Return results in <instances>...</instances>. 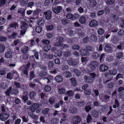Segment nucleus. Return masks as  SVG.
I'll return each instance as SVG.
<instances>
[{"instance_id": "35", "label": "nucleus", "mask_w": 124, "mask_h": 124, "mask_svg": "<svg viewBox=\"0 0 124 124\" xmlns=\"http://www.w3.org/2000/svg\"><path fill=\"white\" fill-rule=\"evenodd\" d=\"M69 23V21L66 19H64L61 20V23L63 25H66Z\"/></svg>"}, {"instance_id": "43", "label": "nucleus", "mask_w": 124, "mask_h": 124, "mask_svg": "<svg viewBox=\"0 0 124 124\" xmlns=\"http://www.w3.org/2000/svg\"><path fill=\"white\" fill-rule=\"evenodd\" d=\"M42 27L41 26H37L36 28V31L37 33H40L42 31Z\"/></svg>"}, {"instance_id": "4", "label": "nucleus", "mask_w": 124, "mask_h": 124, "mask_svg": "<svg viewBox=\"0 0 124 124\" xmlns=\"http://www.w3.org/2000/svg\"><path fill=\"white\" fill-rule=\"evenodd\" d=\"M71 120L74 124H78L81 120L80 117L78 116L73 117Z\"/></svg>"}, {"instance_id": "31", "label": "nucleus", "mask_w": 124, "mask_h": 124, "mask_svg": "<svg viewBox=\"0 0 124 124\" xmlns=\"http://www.w3.org/2000/svg\"><path fill=\"white\" fill-rule=\"evenodd\" d=\"M123 55V53L122 52H119L117 53L116 54L117 58L118 59H120L122 58Z\"/></svg>"}, {"instance_id": "24", "label": "nucleus", "mask_w": 124, "mask_h": 124, "mask_svg": "<svg viewBox=\"0 0 124 124\" xmlns=\"http://www.w3.org/2000/svg\"><path fill=\"white\" fill-rule=\"evenodd\" d=\"M40 12V10L38 9H36L33 11V14L34 15L36 16L34 19H37L38 18L39 13Z\"/></svg>"}, {"instance_id": "63", "label": "nucleus", "mask_w": 124, "mask_h": 124, "mask_svg": "<svg viewBox=\"0 0 124 124\" xmlns=\"http://www.w3.org/2000/svg\"><path fill=\"white\" fill-rule=\"evenodd\" d=\"M71 83L74 86L76 85V80L73 78H71L70 80Z\"/></svg>"}, {"instance_id": "45", "label": "nucleus", "mask_w": 124, "mask_h": 124, "mask_svg": "<svg viewBox=\"0 0 124 124\" xmlns=\"http://www.w3.org/2000/svg\"><path fill=\"white\" fill-rule=\"evenodd\" d=\"M6 20L4 18L2 17H0V25L4 24Z\"/></svg>"}, {"instance_id": "23", "label": "nucleus", "mask_w": 124, "mask_h": 124, "mask_svg": "<svg viewBox=\"0 0 124 124\" xmlns=\"http://www.w3.org/2000/svg\"><path fill=\"white\" fill-rule=\"evenodd\" d=\"M8 87L7 84L3 82L0 83V88L2 89H5L7 88Z\"/></svg>"}, {"instance_id": "38", "label": "nucleus", "mask_w": 124, "mask_h": 124, "mask_svg": "<svg viewBox=\"0 0 124 124\" xmlns=\"http://www.w3.org/2000/svg\"><path fill=\"white\" fill-rule=\"evenodd\" d=\"M35 76L34 72L33 71H31L30 72V80L34 78Z\"/></svg>"}, {"instance_id": "25", "label": "nucleus", "mask_w": 124, "mask_h": 124, "mask_svg": "<svg viewBox=\"0 0 124 124\" xmlns=\"http://www.w3.org/2000/svg\"><path fill=\"white\" fill-rule=\"evenodd\" d=\"M28 49L29 48L28 46H25L24 47H22L21 50L22 53H25L28 50Z\"/></svg>"}, {"instance_id": "54", "label": "nucleus", "mask_w": 124, "mask_h": 124, "mask_svg": "<svg viewBox=\"0 0 124 124\" xmlns=\"http://www.w3.org/2000/svg\"><path fill=\"white\" fill-rule=\"evenodd\" d=\"M118 34L119 36L124 35V29H122L119 31L118 32Z\"/></svg>"}, {"instance_id": "60", "label": "nucleus", "mask_w": 124, "mask_h": 124, "mask_svg": "<svg viewBox=\"0 0 124 124\" xmlns=\"http://www.w3.org/2000/svg\"><path fill=\"white\" fill-rule=\"evenodd\" d=\"M80 46L78 45H75L72 46V48L74 49L78 50L80 49Z\"/></svg>"}, {"instance_id": "19", "label": "nucleus", "mask_w": 124, "mask_h": 124, "mask_svg": "<svg viewBox=\"0 0 124 124\" xmlns=\"http://www.w3.org/2000/svg\"><path fill=\"white\" fill-rule=\"evenodd\" d=\"M55 80L58 83L61 82L63 81L62 77L60 75L56 76L55 78Z\"/></svg>"}, {"instance_id": "13", "label": "nucleus", "mask_w": 124, "mask_h": 124, "mask_svg": "<svg viewBox=\"0 0 124 124\" xmlns=\"http://www.w3.org/2000/svg\"><path fill=\"white\" fill-rule=\"evenodd\" d=\"M119 44L117 46V48L120 50H123L124 49V41H120Z\"/></svg>"}, {"instance_id": "9", "label": "nucleus", "mask_w": 124, "mask_h": 124, "mask_svg": "<svg viewBox=\"0 0 124 124\" xmlns=\"http://www.w3.org/2000/svg\"><path fill=\"white\" fill-rule=\"evenodd\" d=\"M29 93L27 92H25L23 94V95H21L20 96V97L23 100H24L25 102L28 100V97Z\"/></svg>"}, {"instance_id": "26", "label": "nucleus", "mask_w": 124, "mask_h": 124, "mask_svg": "<svg viewBox=\"0 0 124 124\" xmlns=\"http://www.w3.org/2000/svg\"><path fill=\"white\" fill-rule=\"evenodd\" d=\"M105 76L106 77L110 79V80H111L113 78V76L111 74H110L109 73H106L104 74Z\"/></svg>"}, {"instance_id": "7", "label": "nucleus", "mask_w": 124, "mask_h": 124, "mask_svg": "<svg viewBox=\"0 0 124 124\" xmlns=\"http://www.w3.org/2000/svg\"><path fill=\"white\" fill-rule=\"evenodd\" d=\"M104 49L106 52L108 53L112 52L113 50V49L109 44H107L105 45Z\"/></svg>"}, {"instance_id": "52", "label": "nucleus", "mask_w": 124, "mask_h": 124, "mask_svg": "<svg viewBox=\"0 0 124 124\" xmlns=\"http://www.w3.org/2000/svg\"><path fill=\"white\" fill-rule=\"evenodd\" d=\"M68 120L67 119H61L60 122V123L61 124L63 123V124H66L68 123Z\"/></svg>"}, {"instance_id": "56", "label": "nucleus", "mask_w": 124, "mask_h": 124, "mask_svg": "<svg viewBox=\"0 0 124 124\" xmlns=\"http://www.w3.org/2000/svg\"><path fill=\"white\" fill-rule=\"evenodd\" d=\"M13 75L12 74L10 73H9L7 74V78L11 79L13 78Z\"/></svg>"}, {"instance_id": "5", "label": "nucleus", "mask_w": 124, "mask_h": 124, "mask_svg": "<svg viewBox=\"0 0 124 124\" xmlns=\"http://www.w3.org/2000/svg\"><path fill=\"white\" fill-rule=\"evenodd\" d=\"M30 63L29 62L24 67L23 69V73L26 76L28 75V70L30 67Z\"/></svg>"}, {"instance_id": "27", "label": "nucleus", "mask_w": 124, "mask_h": 124, "mask_svg": "<svg viewBox=\"0 0 124 124\" xmlns=\"http://www.w3.org/2000/svg\"><path fill=\"white\" fill-rule=\"evenodd\" d=\"M35 41L33 39H31L27 42L26 43L28 45V44H29V46L31 47L33 46L35 44Z\"/></svg>"}, {"instance_id": "40", "label": "nucleus", "mask_w": 124, "mask_h": 124, "mask_svg": "<svg viewBox=\"0 0 124 124\" xmlns=\"http://www.w3.org/2000/svg\"><path fill=\"white\" fill-rule=\"evenodd\" d=\"M47 74V72L46 71H42L40 72L39 76L40 77H42L46 75Z\"/></svg>"}, {"instance_id": "53", "label": "nucleus", "mask_w": 124, "mask_h": 124, "mask_svg": "<svg viewBox=\"0 0 124 124\" xmlns=\"http://www.w3.org/2000/svg\"><path fill=\"white\" fill-rule=\"evenodd\" d=\"M7 2V0H0V7L3 6Z\"/></svg>"}, {"instance_id": "57", "label": "nucleus", "mask_w": 124, "mask_h": 124, "mask_svg": "<svg viewBox=\"0 0 124 124\" xmlns=\"http://www.w3.org/2000/svg\"><path fill=\"white\" fill-rule=\"evenodd\" d=\"M66 17L68 19H70L73 20V15L70 13H69L66 16Z\"/></svg>"}, {"instance_id": "36", "label": "nucleus", "mask_w": 124, "mask_h": 124, "mask_svg": "<svg viewBox=\"0 0 124 124\" xmlns=\"http://www.w3.org/2000/svg\"><path fill=\"white\" fill-rule=\"evenodd\" d=\"M117 70L115 69L109 70V73L111 75H115L117 74Z\"/></svg>"}, {"instance_id": "15", "label": "nucleus", "mask_w": 124, "mask_h": 124, "mask_svg": "<svg viewBox=\"0 0 124 124\" xmlns=\"http://www.w3.org/2000/svg\"><path fill=\"white\" fill-rule=\"evenodd\" d=\"M108 66L104 64H102L100 67V70L101 71H106L108 70Z\"/></svg>"}, {"instance_id": "34", "label": "nucleus", "mask_w": 124, "mask_h": 124, "mask_svg": "<svg viewBox=\"0 0 124 124\" xmlns=\"http://www.w3.org/2000/svg\"><path fill=\"white\" fill-rule=\"evenodd\" d=\"M64 76L66 78L69 77L71 76V73L69 71H67L64 72L63 74Z\"/></svg>"}, {"instance_id": "47", "label": "nucleus", "mask_w": 124, "mask_h": 124, "mask_svg": "<svg viewBox=\"0 0 124 124\" xmlns=\"http://www.w3.org/2000/svg\"><path fill=\"white\" fill-rule=\"evenodd\" d=\"M50 48V46L49 45L46 46L44 48V50L46 52L49 51Z\"/></svg>"}, {"instance_id": "30", "label": "nucleus", "mask_w": 124, "mask_h": 124, "mask_svg": "<svg viewBox=\"0 0 124 124\" xmlns=\"http://www.w3.org/2000/svg\"><path fill=\"white\" fill-rule=\"evenodd\" d=\"M58 121V119L57 118H54L51 120L50 122L52 124H56Z\"/></svg>"}, {"instance_id": "14", "label": "nucleus", "mask_w": 124, "mask_h": 124, "mask_svg": "<svg viewBox=\"0 0 124 124\" xmlns=\"http://www.w3.org/2000/svg\"><path fill=\"white\" fill-rule=\"evenodd\" d=\"M80 55L82 56L87 55L89 54L88 52L86 50L83 49L80 50Z\"/></svg>"}, {"instance_id": "32", "label": "nucleus", "mask_w": 124, "mask_h": 124, "mask_svg": "<svg viewBox=\"0 0 124 124\" xmlns=\"http://www.w3.org/2000/svg\"><path fill=\"white\" fill-rule=\"evenodd\" d=\"M39 107V105L37 103H34L32 106L31 109L32 110H35L37 109Z\"/></svg>"}, {"instance_id": "37", "label": "nucleus", "mask_w": 124, "mask_h": 124, "mask_svg": "<svg viewBox=\"0 0 124 124\" xmlns=\"http://www.w3.org/2000/svg\"><path fill=\"white\" fill-rule=\"evenodd\" d=\"M63 54L65 57L69 56L70 55L71 52L69 51H66L63 53Z\"/></svg>"}, {"instance_id": "11", "label": "nucleus", "mask_w": 124, "mask_h": 124, "mask_svg": "<svg viewBox=\"0 0 124 124\" xmlns=\"http://www.w3.org/2000/svg\"><path fill=\"white\" fill-rule=\"evenodd\" d=\"M52 13V12L51 11L48 10L44 12V14L46 19L48 20L51 19Z\"/></svg>"}, {"instance_id": "12", "label": "nucleus", "mask_w": 124, "mask_h": 124, "mask_svg": "<svg viewBox=\"0 0 124 124\" xmlns=\"http://www.w3.org/2000/svg\"><path fill=\"white\" fill-rule=\"evenodd\" d=\"M13 53L11 50L8 51L5 53V57L7 58H11L13 56Z\"/></svg>"}, {"instance_id": "33", "label": "nucleus", "mask_w": 124, "mask_h": 124, "mask_svg": "<svg viewBox=\"0 0 124 124\" xmlns=\"http://www.w3.org/2000/svg\"><path fill=\"white\" fill-rule=\"evenodd\" d=\"M115 2V0H107L106 3L109 5H111L114 4Z\"/></svg>"}, {"instance_id": "51", "label": "nucleus", "mask_w": 124, "mask_h": 124, "mask_svg": "<svg viewBox=\"0 0 124 124\" xmlns=\"http://www.w3.org/2000/svg\"><path fill=\"white\" fill-rule=\"evenodd\" d=\"M98 32L99 34L102 35L104 33V31L102 28H99L98 29Z\"/></svg>"}, {"instance_id": "59", "label": "nucleus", "mask_w": 124, "mask_h": 124, "mask_svg": "<svg viewBox=\"0 0 124 124\" xmlns=\"http://www.w3.org/2000/svg\"><path fill=\"white\" fill-rule=\"evenodd\" d=\"M23 58L24 60L28 59V54L26 53H24L22 55Z\"/></svg>"}, {"instance_id": "39", "label": "nucleus", "mask_w": 124, "mask_h": 124, "mask_svg": "<svg viewBox=\"0 0 124 124\" xmlns=\"http://www.w3.org/2000/svg\"><path fill=\"white\" fill-rule=\"evenodd\" d=\"M9 26L10 27L14 28L15 29L16 27L18 26V24L16 23H12L10 24Z\"/></svg>"}, {"instance_id": "8", "label": "nucleus", "mask_w": 124, "mask_h": 124, "mask_svg": "<svg viewBox=\"0 0 124 124\" xmlns=\"http://www.w3.org/2000/svg\"><path fill=\"white\" fill-rule=\"evenodd\" d=\"M78 109L75 107L72 106L70 107L69 110V113L72 114H75L78 112Z\"/></svg>"}, {"instance_id": "64", "label": "nucleus", "mask_w": 124, "mask_h": 124, "mask_svg": "<svg viewBox=\"0 0 124 124\" xmlns=\"http://www.w3.org/2000/svg\"><path fill=\"white\" fill-rule=\"evenodd\" d=\"M53 28V26L52 25H48L46 27L47 31H50L52 30Z\"/></svg>"}, {"instance_id": "22", "label": "nucleus", "mask_w": 124, "mask_h": 124, "mask_svg": "<svg viewBox=\"0 0 124 124\" xmlns=\"http://www.w3.org/2000/svg\"><path fill=\"white\" fill-rule=\"evenodd\" d=\"M28 0H20V3L22 6L23 7L28 3Z\"/></svg>"}, {"instance_id": "48", "label": "nucleus", "mask_w": 124, "mask_h": 124, "mask_svg": "<svg viewBox=\"0 0 124 124\" xmlns=\"http://www.w3.org/2000/svg\"><path fill=\"white\" fill-rule=\"evenodd\" d=\"M60 47L63 50L68 48V46L67 45L62 44L60 46Z\"/></svg>"}, {"instance_id": "1", "label": "nucleus", "mask_w": 124, "mask_h": 124, "mask_svg": "<svg viewBox=\"0 0 124 124\" xmlns=\"http://www.w3.org/2000/svg\"><path fill=\"white\" fill-rule=\"evenodd\" d=\"M28 27V25L26 23L24 22L22 23L21 26V28L22 30L20 31V33L19 37H21L24 35Z\"/></svg>"}, {"instance_id": "49", "label": "nucleus", "mask_w": 124, "mask_h": 124, "mask_svg": "<svg viewBox=\"0 0 124 124\" xmlns=\"http://www.w3.org/2000/svg\"><path fill=\"white\" fill-rule=\"evenodd\" d=\"M29 115L32 118L35 119L37 117V116L34 115L32 112H31L29 114Z\"/></svg>"}, {"instance_id": "44", "label": "nucleus", "mask_w": 124, "mask_h": 124, "mask_svg": "<svg viewBox=\"0 0 124 124\" xmlns=\"http://www.w3.org/2000/svg\"><path fill=\"white\" fill-rule=\"evenodd\" d=\"M74 72L76 74L77 76H79L80 75L81 72L77 69H74L73 70Z\"/></svg>"}, {"instance_id": "42", "label": "nucleus", "mask_w": 124, "mask_h": 124, "mask_svg": "<svg viewBox=\"0 0 124 124\" xmlns=\"http://www.w3.org/2000/svg\"><path fill=\"white\" fill-rule=\"evenodd\" d=\"M5 48V46L2 44H0V53L4 51Z\"/></svg>"}, {"instance_id": "50", "label": "nucleus", "mask_w": 124, "mask_h": 124, "mask_svg": "<svg viewBox=\"0 0 124 124\" xmlns=\"http://www.w3.org/2000/svg\"><path fill=\"white\" fill-rule=\"evenodd\" d=\"M51 87L48 85H46L45 86L44 89L45 91L46 92H48L51 90Z\"/></svg>"}, {"instance_id": "28", "label": "nucleus", "mask_w": 124, "mask_h": 124, "mask_svg": "<svg viewBox=\"0 0 124 124\" xmlns=\"http://www.w3.org/2000/svg\"><path fill=\"white\" fill-rule=\"evenodd\" d=\"M45 23L44 20L42 19H40L37 21V23L39 25H41Z\"/></svg>"}, {"instance_id": "2", "label": "nucleus", "mask_w": 124, "mask_h": 124, "mask_svg": "<svg viewBox=\"0 0 124 124\" xmlns=\"http://www.w3.org/2000/svg\"><path fill=\"white\" fill-rule=\"evenodd\" d=\"M18 90L17 89H12V87L10 86L5 92V94L6 96H9L10 93L11 94H17L18 93Z\"/></svg>"}, {"instance_id": "29", "label": "nucleus", "mask_w": 124, "mask_h": 124, "mask_svg": "<svg viewBox=\"0 0 124 124\" xmlns=\"http://www.w3.org/2000/svg\"><path fill=\"white\" fill-rule=\"evenodd\" d=\"M25 11V10L24 8H21L18 10L17 12L21 13L23 16H24V15Z\"/></svg>"}, {"instance_id": "6", "label": "nucleus", "mask_w": 124, "mask_h": 124, "mask_svg": "<svg viewBox=\"0 0 124 124\" xmlns=\"http://www.w3.org/2000/svg\"><path fill=\"white\" fill-rule=\"evenodd\" d=\"M9 116V115L7 113H1L0 114V119L2 121L6 120Z\"/></svg>"}, {"instance_id": "20", "label": "nucleus", "mask_w": 124, "mask_h": 124, "mask_svg": "<svg viewBox=\"0 0 124 124\" xmlns=\"http://www.w3.org/2000/svg\"><path fill=\"white\" fill-rule=\"evenodd\" d=\"M74 93V92L72 90H69L66 93V95H68V96L71 97L73 96Z\"/></svg>"}, {"instance_id": "16", "label": "nucleus", "mask_w": 124, "mask_h": 124, "mask_svg": "<svg viewBox=\"0 0 124 124\" xmlns=\"http://www.w3.org/2000/svg\"><path fill=\"white\" fill-rule=\"evenodd\" d=\"M90 76H89V78L87 80L86 82L88 83H91L93 81V73H91L89 74Z\"/></svg>"}, {"instance_id": "17", "label": "nucleus", "mask_w": 124, "mask_h": 124, "mask_svg": "<svg viewBox=\"0 0 124 124\" xmlns=\"http://www.w3.org/2000/svg\"><path fill=\"white\" fill-rule=\"evenodd\" d=\"M11 99H12L16 104H18L21 103V101L19 99L15 97H11Z\"/></svg>"}, {"instance_id": "58", "label": "nucleus", "mask_w": 124, "mask_h": 124, "mask_svg": "<svg viewBox=\"0 0 124 124\" xmlns=\"http://www.w3.org/2000/svg\"><path fill=\"white\" fill-rule=\"evenodd\" d=\"M81 0H76L75 2L76 6L77 7L80 6V5L81 4Z\"/></svg>"}, {"instance_id": "21", "label": "nucleus", "mask_w": 124, "mask_h": 124, "mask_svg": "<svg viewBox=\"0 0 124 124\" xmlns=\"http://www.w3.org/2000/svg\"><path fill=\"white\" fill-rule=\"evenodd\" d=\"M36 95V93L34 91L31 92L30 93L29 96L30 99L31 100H33L34 99V97Z\"/></svg>"}, {"instance_id": "18", "label": "nucleus", "mask_w": 124, "mask_h": 124, "mask_svg": "<svg viewBox=\"0 0 124 124\" xmlns=\"http://www.w3.org/2000/svg\"><path fill=\"white\" fill-rule=\"evenodd\" d=\"M79 21L81 24H85L86 22V20L85 17L82 16H81L80 18Z\"/></svg>"}, {"instance_id": "10", "label": "nucleus", "mask_w": 124, "mask_h": 124, "mask_svg": "<svg viewBox=\"0 0 124 124\" xmlns=\"http://www.w3.org/2000/svg\"><path fill=\"white\" fill-rule=\"evenodd\" d=\"M69 64L72 66H76L78 65V63L75 61L72 60V59H69L67 61Z\"/></svg>"}, {"instance_id": "62", "label": "nucleus", "mask_w": 124, "mask_h": 124, "mask_svg": "<svg viewBox=\"0 0 124 124\" xmlns=\"http://www.w3.org/2000/svg\"><path fill=\"white\" fill-rule=\"evenodd\" d=\"M73 18H72L73 20L78 19L79 17V15L76 13L74 14L73 15Z\"/></svg>"}, {"instance_id": "61", "label": "nucleus", "mask_w": 124, "mask_h": 124, "mask_svg": "<svg viewBox=\"0 0 124 124\" xmlns=\"http://www.w3.org/2000/svg\"><path fill=\"white\" fill-rule=\"evenodd\" d=\"M111 17L115 21H116L118 20V17L114 14H111Z\"/></svg>"}, {"instance_id": "3", "label": "nucleus", "mask_w": 124, "mask_h": 124, "mask_svg": "<svg viewBox=\"0 0 124 124\" xmlns=\"http://www.w3.org/2000/svg\"><path fill=\"white\" fill-rule=\"evenodd\" d=\"M62 9V7L61 6H57L56 7H52V10L54 13L58 14L61 11Z\"/></svg>"}, {"instance_id": "41", "label": "nucleus", "mask_w": 124, "mask_h": 124, "mask_svg": "<svg viewBox=\"0 0 124 124\" xmlns=\"http://www.w3.org/2000/svg\"><path fill=\"white\" fill-rule=\"evenodd\" d=\"M100 54L97 52L93 53V58L95 59L99 58L100 57Z\"/></svg>"}, {"instance_id": "55", "label": "nucleus", "mask_w": 124, "mask_h": 124, "mask_svg": "<svg viewBox=\"0 0 124 124\" xmlns=\"http://www.w3.org/2000/svg\"><path fill=\"white\" fill-rule=\"evenodd\" d=\"M79 36L82 37H84L85 35V33L82 31H80L78 32Z\"/></svg>"}, {"instance_id": "46", "label": "nucleus", "mask_w": 124, "mask_h": 124, "mask_svg": "<svg viewBox=\"0 0 124 124\" xmlns=\"http://www.w3.org/2000/svg\"><path fill=\"white\" fill-rule=\"evenodd\" d=\"M49 108H46L42 110V113L43 115H46L48 113L49 111Z\"/></svg>"}]
</instances>
